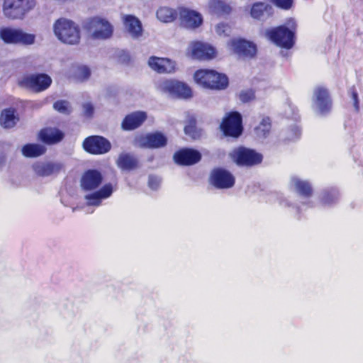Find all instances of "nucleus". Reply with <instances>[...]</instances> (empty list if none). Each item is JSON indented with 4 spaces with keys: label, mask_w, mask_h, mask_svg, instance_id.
Wrapping results in <instances>:
<instances>
[{
    "label": "nucleus",
    "mask_w": 363,
    "mask_h": 363,
    "mask_svg": "<svg viewBox=\"0 0 363 363\" xmlns=\"http://www.w3.org/2000/svg\"><path fill=\"white\" fill-rule=\"evenodd\" d=\"M297 23L294 18H289L285 23L265 30V37L281 48L289 50L296 43Z\"/></svg>",
    "instance_id": "f257e3e1"
},
{
    "label": "nucleus",
    "mask_w": 363,
    "mask_h": 363,
    "mask_svg": "<svg viewBox=\"0 0 363 363\" xmlns=\"http://www.w3.org/2000/svg\"><path fill=\"white\" fill-rule=\"evenodd\" d=\"M196 82L201 86L212 90H223L228 87V77L213 69H199L194 75Z\"/></svg>",
    "instance_id": "f03ea898"
},
{
    "label": "nucleus",
    "mask_w": 363,
    "mask_h": 363,
    "mask_svg": "<svg viewBox=\"0 0 363 363\" xmlns=\"http://www.w3.org/2000/svg\"><path fill=\"white\" fill-rule=\"evenodd\" d=\"M0 39L6 45L30 46L35 43L36 35L21 28L3 26L0 28Z\"/></svg>",
    "instance_id": "7ed1b4c3"
},
{
    "label": "nucleus",
    "mask_w": 363,
    "mask_h": 363,
    "mask_svg": "<svg viewBox=\"0 0 363 363\" xmlns=\"http://www.w3.org/2000/svg\"><path fill=\"white\" fill-rule=\"evenodd\" d=\"M57 38L62 43L76 45L80 40V29L72 21L64 18L57 19L53 26Z\"/></svg>",
    "instance_id": "20e7f679"
},
{
    "label": "nucleus",
    "mask_w": 363,
    "mask_h": 363,
    "mask_svg": "<svg viewBox=\"0 0 363 363\" xmlns=\"http://www.w3.org/2000/svg\"><path fill=\"white\" fill-rule=\"evenodd\" d=\"M37 5L36 0H4L3 13L9 19H23Z\"/></svg>",
    "instance_id": "39448f33"
},
{
    "label": "nucleus",
    "mask_w": 363,
    "mask_h": 363,
    "mask_svg": "<svg viewBox=\"0 0 363 363\" xmlns=\"http://www.w3.org/2000/svg\"><path fill=\"white\" fill-rule=\"evenodd\" d=\"M52 82V78L48 74L35 73L23 76L17 81V84L20 88L40 93L48 89Z\"/></svg>",
    "instance_id": "423d86ee"
},
{
    "label": "nucleus",
    "mask_w": 363,
    "mask_h": 363,
    "mask_svg": "<svg viewBox=\"0 0 363 363\" xmlns=\"http://www.w3.org/2000/svg\"><path fill=\"white\" fill-rule=\"evenodd\" d=\"M231 159L239 167H252L262 162L263 155L254 149L240 146L233 150Z\"/></svg>",
    "instance_id": "0eeeda50"
},
{
    "label": "nucleus",
    "mask_w": 363,
    "mask_h": 363,
    "mask_svg": "<svg viewBox=\"0 0 363 363\" xmlns=\"http://www.w3.org/2000/svg\"><path fill=\"white\" fill-rule=\"evenodd\" d=\"M220 129L225 137L239 138L243 132L242 118L238 111H230L223 118Z\"/></svg>",
    "instance_id": "6e6552de"
},
{
    "label": "nucleus",
    "mask_w": 363,
    "mask_h": 363,
    "mask_svg": "<svg viewBox=\"0 0 363 363\" xmlns=\"http://www.w3.org/2000/svg\"><path fill=\"white\" fill-rule=\"evenodd\" d=\"M84 28L89 32H92V36L96 39H107L113 35V26L106 19L99 16L89 18L84 24Z\"/></svg>",
    "instance_id": "1a4fd4ad"
},
{
    "label": "nucleus",
    "mask_w": 363,
    "mask_h": 363,
    "mask_svg": "<svg viewBox=\"0 0 363 363\" xmlns=\"http://www.w3.org/2000/svg\"><path fill=\"white\" fill-rule=\"evenodd\" d=\"M167 137L160 131L138 135L134 138V144L140 147L159 149L167 145Z\"/></svg>",
    "instance_id": "9d476101"
},
{
    "label": "nucleus",
    "mask_w": 363,
    "mask_h": 363,
    "mask_svg": "<svg viewBox=\"0 0 363 363\" xmlns=\"http://www.w3.org/2000/svg\"><path fill=\"white\" fill-rule=\"evenodd\" d=\"M84 150L91 155H104L110 151L111 144L108 139L101 135H90L82 143Z\"/></svg>",
    "instance_id": "9b49d317"
},
{
    "label": "nucleus",
    "mask_w": 363,
    "mask_h": 363,
    "mask_svg": "<svg viewBox=\"0 0 363 363\" xmlns=\"http://www.w3.org/2000/svg\"><path fill=\"white\" fill-rule=\"evenodd\" d=\"M158 89L163 93L172 96L187 99L191 96V88L185 83L173 80L165 79L158 84Z\"/></svg>",
    "instance_id": "f8f14e48"
},
{
    "label": "nucleus",
    "mask_w": 363,
    "mask_h": 363,
    "mask_svg": "<svg viewBox=\"0 0 363 363\" xmlns=\"http://www.w3.org/2000/svg\"><path fill=\"white\" fill-rule=\"evenodd\" d=\"M209 182L216 189H226L234 186L235 179L228 170L216 167L211 171Z\"/></svg>",
    "instance_id": "ddd939ff"
},
{
    "label": "nucleus",
    "mask_w": 363,
    "mask_h": 363,
    "mask_svg": "<svg viewBox=\"0 0 363 363\" xmlns=\"http://www.w3.org/2000/svg\"><path fill=\"white\" fill-rule=\"evenodd\" d=\"M313 104L321 115L328 114L333 107V100L328 89L323 86H318L313 91Z\"/></svg>",
    "instance_id": "4468645a"
},
{
    "label": "nucleus",
    "mask_w": 363,
    "mask_h": 363,
    "mask_svg": "<svg viewBox=\"0 0 363 363\" xmlns=\"http://www.w3.org/2000/svg\"><path fill=\"white\" fill-rule=\"evenodd\" d=\"M179 18L180 26L189 30L198 28L203 21L199 12L183 6L179 7Z\"/></svg>",
    "instance_id": "2eb2a0df"
},
{
    "label": "nucleus",
    "mask_w": 363,
    "mask_h": 363,
    "mask_svg": "<svg viewBox=\"0 0 363 363\" xmlns=\"http://www.w3.org/2000/svg\"><path fill=\"white\" fill-rule=\"evenodd\" d=\"M104 177L101 171L89 169L84 171L80 179V187L84 191H93L102 184Z\"/></svg>",
    "instance_id": "dca6fc26"
},
{
    "label": "nucleus",
    "mask_w": 363,
    "mask_h": 363,
    "mask_svg": "<svg viewBox=\"0 0 363 363\" xmlns=\"http://www.w3.org/2000/svg\"><path fill=\"white\" fill-rule=\"evenodd\" d=\"M228 45L232 50L240 57L253 58L257 54V46L252 42L242 38H233Z\"/></svg>",
    "instance_id": "f3484780"
},
{
    "label": "nucleus",
    "mask_w": 363,
    "mask_h": 363,
    "mask_svg": "<svg viewBox=\"0 0 363 363\" xmlns=\"http://www.w3.org/2000/svg\"><path fill=\"white\" fill-rule=\"evenodd\" d=\"M199 151L192 148H182L174 152L173 159L174 162L180 166H191L201 160Z\"/></svg>",
    "instance_id": "a211bd4d"
},
{
    "label": "nucleus",
    "mask_w": 363,
    "mask_h": 363,
    "mask_svg": "<svg viewBox=\"0 0 363 363\" xmlns=\"http://www.w3.org/2000/svg\"><path fill=\"white\" fill-rule=\"evenodd\" d=\"M216 50L212 45L196 41L191 45V55L192 58L199 60H210L216 56Z\"/></svg>",
    "instance_id": "6ab92c4d"
},
{
    "label": "nucleus",
    "mask_w": 363,
    "mask_h": 363,
    "mask_svg": "<svg viewBox=\"0 0 363 363\" xmlns=\"http://www.w3.org/2000/svg\"><path fill=\"white\" fill-rule=\"evenodd\" d=\"M35 174L41 177L58 174L64 168L62 163L53 162H37L32 166Z\"/></svg>",
    "instance_id": "aec40b11"
},
{
    "label": "nucleus",
    "mask_w": 363,
    "mask_h": 363,
    "mask_svg": "<svg viewBox=\"0 0 363 363\" xmlns=\"http://www.w3.org/2000/svg\"><path fill=\"white\" fill-rule=\"evenodd\" d=\"M65 133L57 128L45 127L38 133V139L46 145H55L61 142Z\"/></svg>",
    "instance_id": "412c9836"
},
{
    "label": "nucleus",
    "mask_w": 363,
    "mask_h": 363,
    "mask_svg": "<svg viewBox=\"0 0 363 363\" xmlns=\"http://www.w3.org/2000/svg\"><path fill=\"white\" fill-rule=\"evenodd\" d=\"M148 65L152 69L160 74L175 71V62L169 58L152 56L149 58Z\"/></svg>",
    "instance_id": "4be33fe9"
},
{
    "label": "nucleus",
    "mask_w": 363,
    "mask_h": 363,
    "mask_svg": "<svg viewBox=\"0 0 363 363\" xmlns=\"http://www.w3.org/2000/svg\"><path fill=\"white\" fill-rule=\"evenodd\" d=\"M250 14L253 19L264 21L274 15V9L269 4L257 1L251 5Z\"/></svg>",
    "instance_id": "5701e85b"
},
{
    "label": "nucleus",
    "mask_w": 363,
    "mask_h": 363,
    "mask_svg": "<svg viewBox=\"0 0 363 363\" xmlns=\"http://www.w3.org/2000/svg\"><path fill=\"white\" fill-rule=\"evenodd\" d=\"M147 119V114L144 111H135L125 116L121 123L123 130H133L143 125Z\"/></svg>",
    "instance_id": "b1692460"
},
{
    "label": "nucleus",
    "mask_w": 363,
    "mask_h": 363,
    "mask_svg": "<svg viewBox=\"0 0 363 363\" xmlns=\"http://www.w3.org/2000/svg\"><path fill=\"white\" fill-rule=\"evenodd\" d=\"M123 23L130 35L138 38L143 35V26L141 21L136 16L127 14L123 17Z\"/></svg>",
    "instance_id": "393cba45"
},
{
    "label": "nucleus",
    "mask_w": 363,
    "mask_h": 363,
    "mask_svg": "<svg viewBox=\"0 0 363 363\" xmlns=\"http://www.w3.org/2000/svg\"><path fill=\"white\" fill-rule=\"evenodd\" d=\"M116 164L121 169L128 172L135 170L140 167L138 159L130 153L121 154Z\"/></svg>",
    "instance_id": "a878e982"
},
{
    "label": "nucleus",
    "mask_w": 363,
    "mask_h": 363,
    "mask_svg": "<svg viewBox=\"0 0 363 363\" xmlns=\"http://www.w3.org/2000/svg\"><path fill=\"white\" fill-rule=\"evenodd\" d=\"M16 109L8 108L2 110L0 115V124L4 128H11L15 126L18 117L16 115Z\"/></svg>",
    "instance_id": "bb28decb"
},
{
    "label": "nucleus",
    "mask_w": 363,
    "mask_h": 363,
    "mask_svg": "<svg viewBox=\"0 0 363 363\" xmlns=\"http://www.w3.org/2000/svg\"><path fill=\"white\" fill-rule=\"evenodd\" d=\"M208 9L211 13L218 16L229 14L231 7L223 0H210Z\"/></svg>",
    "instance_id": "cd10ccee"
},
{
    "label": "nucleus",
    "mask_w": 363,
    "mask_h": 363,
    "mask_svg": "<svg viewBox=\"0 0 363 363\" xmlns=\"http://www.w3.org/2000/svg\"><path fill=\"white\" fill-rule=\"evenodd\" d=\"M179 15V11L169 8L167 6L160 7L157 12L156 16L158 20L164 23H170L177 19Z\"/></svg>",
    "instance_id": "c85d7f7f"
},
{
    "label": "nucleus",
    "mask_w": 363,
    "mask_h": 363,
    "mask_svg": "<svg viewBox=\"0 0 363 363\" xmlns=\"http://www.w3.org/2000/svg\"><path fill=\"white\" fill-rule=\"evenodd\" d=\"M184 133L192 139H199L202 135V130L197 126L196 119L194 116L189 117L184 126Z\"/></svg>",
    "instance_id": "c756f323"
},
{
    "label": "nucleus",
    "mask_w": 363,
    "mask_h": 363,
    "mask_svg": "<svg viewBox=\"0 0 363 363\" xmlns=\"http://www.w3.org/2000/svg\"><path fill=\"white\" fill-rule=\"evenodd\" d=\"M46 152V148L40 144L28 143L22 148V153L26 157H37Z\"/></svg>",
    "instance_id": "7c9ffc66"
},
{
    "label": "nucleus",
    "mask_w": 363,
    "mask_h": 363,
    "mask_svg": "<svg viewBox=\"0 0 363 363\" xmlns=\"http://www.w3.org/2000/svg\"><path fill=\"white\" fill-rule=\"evenodd\" d=\"M294 186L297 193L305 198H310L313 194V189L311 184L307 181L296 179Z\"/></svg>",
    "instance_id": "2f4dec72"
},
{
    "label": "nucleus",
    "mask_w": 363,
    "mask_h": 363,
    "mask_svg": "<svg viewBox=\"0 0 363 363\" xmlns=\"http://www.w3.org/2000/svg\"><path fill=\"white\" fill-rule=\"evenodd\" d=\"M272 121L269 117H264L259 124L255 128L257 135L266 137L271 130Z\"/></svg>",
    "instance_id": "473e14b6"
},
{
    "label": "nucleus",
    "mask_w": 363,
    "mask_h": 363,
    "mask_svg": "<svg viewBox=\"0 0 363 363\" xmlns=\"http://www.w3.org/2000/svg\"><path fill=\"white\" fill-rule=\"evenodd\" d=\"M53 108L57 112L69 115L72 111L69 102L67 100H57L53 104Z\"/></svg>",
    "instance_id": "72a5a7b5"
},
{
    "label": "nucleus",
    "mask_w": 363,
    "mask_h": 363,
    "mask_svg": "<svg viewBox=\"0 0 363 363\" xmlns=\"http://www.w3.org/2000/svg\"><path fill=\"white\" fill-rule=\"evenodd\" d=\"M86 204L90 206H98L101 203L102 197L97 191L85 196Z\"/></svg>",
    "instance_id": "f704fd0d"
},
{
    "label": "nucleus",
    "mask_w": 363,
    "mask_h": 363,
    "mask_svg": "<svg viewBox=\"0 0 363 363\" xmlns=\"http://www.w3.org/2000/svg\"><path fill=\"white\" fill-rule=\"evenodd\" d=\"M239 99L242 103H249L255 99V91L249 89L242 90L239 94Z\"/></svg>",
    "instance_id": "c9c22d12"
},
{
    "label": "nucleus",
    "mask_w": 363,
    "mask_h": 363,
    "mask_svg": "<svg viewBox=\"0 0 363 363\" xmlns=\"http://www.w3.org/2000/svg\"><path fill=\"white\" fill-rule=\"evenodd\" d=\"M277 7L283 10H289L294 4V0H269Z\"/></svg>",
    "instance_id": "e433bc0d"
},
{
    "label": "nucleus",
    "mask_w": 363,
    "mask_h": 363,
    "mask_svg": "<svg viewBox=\"0 0 363 363\" xmlns=\"http://www.w3.org/2000/svg\"><path fill=\"white\" fill-rule=\"evenodd\" d=\"M102 199L109 197L113 193V186L111 183H107L101 187L98 191Z\"/></svg>",
    "instance_id": "4c0bfd02"
},
{
    "label": "nucleus",
    "mask_w": 363,
    "mask_h": 363,
    "mask_svg": "<svg viewBox=\"0 0 363 363\" xmlns=\"http://www.w3.org/2000/svg\"><path fill=\"white\" fill-rule=\"evenodd\" d=\"M350 91L351 97L353 101V105L355 108V111H359V98H358V93L357 91L355 86H352L350 88Z\"/></svg>",
    "instance_id": "58836bf2"
},
{
    "label": "nucleus",
    "mask_w": 363,
    "mask_h": 363,
    "mask_svg": "<svg viewBox=\"0 0 363 363\" xmlns=\"http://www.w3.org/2000/svg\"><path fill=\"white\" fill-rule=\"evenodd\" d=\"M94 113V108L92 104L87 102L83 104V114L87 118L93 116Z\"/></svg>",
    "instance_id": "ea45409f"
},
{
    "label": "nucleus",
    "mask_w": 363,
    "mask_h": 363,
    "mask_svg": "<svg viewBox=\"0 0 363 363\" xmlns=\"http://www.w3.org/2000/svg\"><path fill=\"white\" fill-rule=\"evenodd\" d=\"M79 75L81 79L86 80L90 77L91 71L86 66L80 67L79 68Z\"/></svg>",
    "instance_id": "a19ab883"
},
{
    "label": "nucleus",
    "mask_w": 363,
    "mask_h": 363,
    "mask_svg": "<svg viewBox=\"0 0 363 363\" xmlns=\"http://www.w3.org/2000/svg\"><path fill=\"white\" fill-rule=\"evenodd\" d=\"M149 186L152 189H156L159 186V182L154 177H150L148 181Z\"/></svg>",
    "instance_id": "79ce46f5"
},
{
    "label": "nucleus",
    "mask_w": 363,
    "mask_h": 363,
    "mask_svg": "<svg viewBox=\"0 0 363 363\" xmlns=\"http://www.w3.org/2000/svg\"><path fill=\"white\" fill-rule=\"evenodd\" d=\"M227 26L224 23H220V24H218L217 26V28H216V31L218 34H220L222 32H224L225 31V28Z\"/></svg>",
    "instance_id": "37998d69"
},
{
    "label": "nucleus",
    "mask_w": 363,
    "mask_h": 363,
    "mask_svg": "<svg viewBox=\"0 0 363 363\" xmlns=\"http://www.w3.org/2000/svg\"><path fill=\"white\" fill-rule=\"evenodd\" d=\"M328 195H329V193H328V192H325V193L324 194L323 199H324V201H325V202H327V201H328Z\"/></svg>",
    "instance_id": "c03bdc74"
}]
</instances>
